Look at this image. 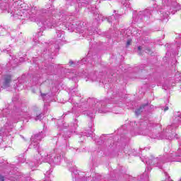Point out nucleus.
Here are the masks:
<instances>
[{
	"instance_id": "nucleus-37",
	"label": "nucleus",
	"mask_w": 181,
	"mask_h": 181,
	"mask_svg": "<svg viewBox=\"0 0 181 181\" xmlns=\"http://www.w3.org/2000/svg\"><path fill=\"white\" fill-rule=\"evenodd\" d=\"M76 105H78V103H76Z\"/></svg>"
},
{
	"instance_id": "nucleus-28",
	"label": "nucleus",
	"mask_w": 181,
	"mask_h": 181,
	"mask_svg": "<svg viewBox=\"0 0 181 181\" xmlns=\"http://www.w3.org/2000/svg\"><path fill=\"white\" fill-rule=\"evenodd\" d=\"M71 28H72V29H76L77 28V26H75L74 24H72V26H71Z\"/></svg>"
},
{
	"instance_id": "nucleus-23",
	"label": "nucleus",
	"mask_w": 181,
	"mask_h": 181,
	"mask_svg": "<svg viewBox=\"0 0 181 181\" xmlns=\"http://www.w3.org/2000/svg\"><path fill=\"white\" fill-rule=\"evenodd\" d=\"M132 40H128L127 42V47L130 46Z\"/></svg>"
},
{
	"instance_id": "nucleus-3",
	"label": "nucleus",
	"mask_w": 181,
	"mask_h": 181,
	"mask_svg": "<svg viewBox=\"0 0 181 181\" xmlns=\"http://www.w3.org/2000/svg\"><path fill=\"white\" fill-rule=\"evenodd\" d=\"M151 18H152V11L147 9L143 11H139L135 21L136 22H139V20L144 21V22H149Z\"/></svg>"
},
{
	"instance_id": "nucleus-2",
	"label": "nucleus",
	"mask_w": 181,
	"mask_h": 181,
	"mask_svg": "<svg viewBox=\"0 0 181 181\" xmlns=\"http://www.w3.org/2000/svg\"><path fill=\"white\" fill-rule=\"evenodd\" d=\"M88 103H92V108H93V110L91 113H90V110H88L86 112V114L88 115V117H90V118H94V114L97 112V111H99V112H104L103 110H101V107H103V102H99L95 99H88Z\"/></svg>"
},
{
	"instance_id": "nucleus-13",
	"label": "nucleus",
	"mask_w": 181,
	"mask_h": 181,
	"mask_svg": "<svg viewBox=\"0 0 181 181\" xmlns=\"http://www.w3.org/2000/svg\"><path fill=\"white\" fill-rule=\"evenodd\" d=\"M8 112V109H4L3 110L1 111L0 112V117H6V114Z\"/></svg>"
},
{
	"instance_id": "nucleus-21",
	"label": "nucleus",
	"mask_w": 181,
	"mask_h": 181,
	"mask_svg": "<svg viewBox=\"0 0 181 181\" xmlns=\"http://www.w3.org/2000/svg\"><path fill=\"white\" fill-rule=\"evenodd\" d=\"M90 78L92 81H95L97 80V76L95 75H93V76H90Z\"/></svg>"
},
{
	"instance_id": "nucleus-17",
	"label": "nucleus",
	"mask_w": 181,
	"mask_h": 181,
	"mask_svg": "<svg viewBox=\"0 0 181 181\" xmlns=\"http://www.w3.org/2000/svg\"><path fill=\"white\" fill-rule=\"evenodd\" d=\"M79 4H81V5H83L84 6L85 5L90 4V2L88 1V0H82Z\"/></svg>"
},
{
	"instance_id": "nucleus-32",
	"label": "nucleus",
	"mask_w": 181,
	"mask_h": 181,
	"mask_svg": "<svg viewBox=\"0 0 181 181\" xmlns=\"http://www.w3.org/2000/svg\"><path fill=\"white\" fill-rule=\"evenodd\" d=\"M167 47H172V45H168Z\"/></svg>"
},
{
	"instance_id": "nucleus-25",
	"label": "nucleus",
	"mask_w": 181,
	"mask_h": 181,
	"mask_svg": "<svg viewBox=\"0 0 181 181\" xmlns=\"http://www.w3.org/2000/svg\"><path fill=\"white\" fill-rule=\"evenodd\" d=\"M47 95V94L41 93V96L42 97V99L44 101H45V100H46V99H45V97H46Z\"/></svg>"
},
{
	"instance_id": "nucleus-16",
	"label": "nucleus",
	"mask_w": 181,
	"mask_h": 181,
	"mask_svg": "<svg viewBox=\"0 0 181 181\" xmlns=\"http://www.w3.org/2000/svg\"><path fill=\"white\" fill-rule=\"evenodd\" d=\"M175 127H176L175 124L168 126V127L165 129L166 132H169V129H172V128H175Z\"/></svg>"
},
{
	"instance_id": "nucleus-11",
	"label": "nucleus",
	"mask_w": 181,
	"mask_h": 181,
	"mask_svg": "<svg viewBox=\"0 0 181 181\" xmlns=\"http://www.w3.org/2000/svg\"><path fill=\"white\" fill-rule=\"evenodd\" d=\"M56 33L58 39H59V40H63V36H64V32L62 30H57Z\"/></svg>"
},
{
	"instance_id": "nucleus-39",
	"label": "nucleus",
	"mask_w": 181,
	"mask_h": 181,
	"mask_svg": "<svg viewBox=\"0 0 181 181\" xmlns=\"http://www.w3.org/2000/svg\"><path fill=\"white\" fill-rule=\"evenodd\" d=\"M180 181H181V178H180Z\"/></svg>"
},
{
	"instance_id": "nucleus-4",
	"label": "nucleus",
	"mask_w": 181,
	"mask_h": 181,
	"mask_svg": "<svg viewBox=\"0 0 181 181\" xmlns=\"http://www.w3.org/2000/svg\"><path fill=\"white\" fill-rule=\"evenodd\" d=\"M146 163L149 166H156L157 168L162 169V163H163V160L158 157L156 158L151 157V159L146 160Z\"/></svg>"
},
{
	"instance_id": "nucleus-15",
	"label": "nucleus",
	"mask_w": 181,
	"mask_h": 181,
	"mask_svg": "<svg viewBox=\"0 0 181 181\" xmlns=\"http://www.w3.org/2000/svg\"><path fill=\"white\" fill-rule=\"evenodd\" d=\"M114 19H115V16L112 15V16L107 18V22L109 23H112V22H114Z\"/></svg>"
},
{
	"instance_id": "nucleus-20",
	"label": "nucleus",
	"mask_w": 181,
	"mask_h": 181,
	"mask_svg": "<svg viewBox=\"0 0 181 181\" xmlns=\"http://www.w3.org/2000/svg\"><path fill=\"white\" fill-rule=\"evenodd\" d=\"M101 18H103L101 16H100V14H96L95 16V19H96V21H100L101 19Z\"/></svg>"
},
{
	"instance_id": "nucleus-18",
	"label": "nucleus",
	"mask_w": 181,
	"mask_h": 181,
	"mask_svg": "<svg viewBox=\"0 0 181 181\" xmlns=\"http://www.w3.org/2000/svg\"><path fill=\"white\" fill-rule=\"evenodd\" d=\"M146 53H148V54H150V56H153V52L151 51V49L146 48L145 50Z\"/></svg>"
},
{
	"instance_id": "nucleus-29",
	"label": "nucleus",
	"mask_w": 181,
	"mask_h": 181,
	"mask_svg": "<svg viewBox=\"0 0 181 181\" xmlns=\"http://www.w3.org/2000/svg\"><path fill=\"white\" fill-rule=\"evenodd\" d=\"M69 64H70L71 66H73V64H74V62L73 61H70V62H69Z\"/></svg>"
},
{
	"instance_id": "nucleus-24",
	"label": "nucleus",
	"mask_w": 181,
	"mask_h": 181,
	"mask_svg": "<svg viewBox=\"0 0 181 181\" xmlns=\"http://www.w3.org/2000/svg\"><path fill=\"white\" fill-rule=\"evenodd\" d=\"M52 47H54L57 50H59V45H52Z\"/></svg>"
},
{
	"instance_id": "nucleus-26",
	"label": "nucleus",
	"mask_w": 181,
	"mask_h": 181,
	"mask_svg": "<svg viewBox=\"0 0 181 181\" xmlns=\"http://www.w3.org/2000/svg\"><path fill=\"white\" fill-rule=\"evenodd\" d=\"M0 181H5V177L2 175L0 176Z\"/></svg>"
},
{
	"instance_id": "nucleus-5",
	"label": "nucleus",
	"mask_w": 181,
	"mask_h": 181,
	"mask_svg": "<svg viewBox=\"0 0 181 181\" xmlns=\"http://www.w3.org/2000/svg\"><path fill=\"white\" fill-rule=\"evenodd\" d=\"M16 15H17L18 19L28 21V19L30 18V10L18 9V12L16 13Z\"/></svg>"
},
{
	"instance_id": "nucleus-31",
	"label": "nucleus",
	"mask_w": 181,
	"mask_h": 181,
	"mask_svg": "<svg viewBox=\"0 0 181 181\" xmlns=\"http://www.w3.org/2000/svg\"><path fill=\"white\" fill-rule=\"evenodd\" d=\"M71 172H73V173H76V175H77V171L74 172V170H71Z\"/></svg>"
},
{
	"instance_id": "nucleus-22",
	"label": "nucleus",
	"mask_w": 181,
	"mask_h": 181,
	"mask_svg": "<svg viewBox=\"0 0 181 181\" xmlns=\"http://www.w3.org/2000/svg\"><path fill=\"white\" fill-rule=\"evenodd\" d=\"M176 77L177 79H176V82L179 83V81L181 82V74L179 76V77H177V75H176Z\"/></svg>"
},
{
	"instance_id": "nucleus-6",
	"label": "nucleus",
	"mask_w": 181,
	"mask_h": 181,
	"mask_svg": "<svg viewBox=\"0 0 181 181\" xmlns=\"http://www.w3.org/2000/svg\"><path fill=\"white\" fill-rule=\"evenodd\" d=\"M177 156L181 157V148L179 147L177 150V153L176 152H173L170 153V157L168 159V162H181V158L176 159Z\"/></svg>"
},
{
	"instance_id": "nucleus-12",
	"label": "nucleus",
	"mask_w": 181,
	"mask_h": 181,
	"mask_svg": "<svg viewBox=\"0 0 181 181\" xmlns=\"http://www.w3.org/2000/svg\"><path fill=\"white\" fill-rule=\"evenodd\" d=\"M86 136H94V133H93V130H91V129H90L89 130H87L84 132Z\"/></svg>"
},
{
	"instance_id": "nucleus-8",
	"label": "nucleus",
	"mask_w": 181,
	"mask_h": 181,
	"mask_svg": "<svg viewBox=\"0 0 181 181\" xmlns=\"http://www.w3.org/2000/svg\"><path fill=\"white\" fill-rule=\"evenodd\" d=\"M37 25L42 26V28H49V29L52 28V26H54V24H52L50 19L47 20L46 21H41L40 22L37 23Z\"/></svg>"
},
{
	"instance_id": "nucleus-9",
	"label": "nucleus",
	"mask_w": 181,
	"mask_h": 181,
	"mask_svg": "<svg viewBox=\"0 0 181 181\" xmlns=\"http://www.w3.org/2000/svg\"><path fill=\"white\" fill-rule=\"evenodd\" d=\"M148 105H149L148 103L141 105L139 109H136L135 110L136 115L137 117H138V115H141V114L144 112V108H146V107H148Z\"/></svg>"
},
{
	"instance_id": "nucleus-34",
	"label": "nucleus",
	"mask_w": 181,
	"mask_h": 181,
	"mask_svg": "<svg viewBox=\"0 0 181 181\" xmlns=\"http://www.w3.org/2000/svg\"><path fill=\"white\" fill-rule=\"evenodd\" d=\"M82 62H86V59H83L82 60Z\"/></svg>"
},
{
	"instance_id": "nucleus-33",
	"label": "nucleus",
	"mask_w": 181,
	"mask_h": 181,
	"mask_svg": "<svg viewBox=\"0 0 181 181\" xmlns=\"http://www.w3.org/2000/svg\"><path fill=\"white\" fill-rule=\"evenodd\" d=\"M4 53H5V52H8V50H6V49H4Z\"/></svg>"
},
{
	"instance_id": "nucleus-36",
	"label": "nucleus",
	"mask_w": 181,
	"mask_h": 181,
	"mask_svg": "<svg viewBox=\"0 0 181 181\" xmlns=\"http://www.w3.org/2000/svg\"><path fill=\"white\" fill-rule=\"evenodd\" d=\"M118 15H116V18H117Z\"/></svg>"
},
{
	"instance_id": "nucleus-14",
	"label": "nucleus",
	"mask_w": 181,
	"mask_h": 181,
	"mask_svg": "<svg viewBox=\"0 0 181 181\" xmlns=\"http://www.w3.org/2000/svg\"><path fill=\"white\" fill-rule=\"evenodd\" d=\"M174 138H176L177 139V134L176 133H173L170 135L168 136V139H174Z\"/></svg>"
},
{
	"instance_id": "nucleus-35",
	"label": "nucleus",
	"mask_w": 181,
	"mask_h": 181,
	"mask_svg": "<svg viewBox=\"0 0 181 181\" xmlns=\"http://www.w3.org/2000/svg\"><path fill=\"white\" fill-rule=\"evenodd\" d=\"M81 101H84V99H81Z\"/></svg>"
},
{
	"instance_id": "nucleus-30",
	"label": "nucleus",
	"mask_w": 181,
	"mask_h": 181,
	"mask_svg": "<svg viewBox=\"0 0 181 181\" xmlns=\"http://www.w3.org/2000/svg\"><path fill=\"white\" fill-rule=\"evenodd\" d=\"M168 110H169L168 107H165V108L164 109V111H168Z\"/></svg>"
},
{
	"instance_id": "nucleus-19",
	"label": "nucleus",
	"mask_w": 181,
	"mask_h": 181,
	"mask_svg": "<svg viewBox=\"0 0 181 181\" xmlns=\"http://www.w3.org/2000/svg\"><path fill=\"white\" fill-rule=\"evenodd\" d=\"M141 50H142V47L139 46V47H138L137 53H138V54H139L140 56H141V54H142Z\"/></svg>"
},
{
	"instance_id": "nucleus-38",
	"label": "nucleus",
	"mask_w": 181,
	"mask_h": 181,
	"mask_svg": "<svg viewBox=\"0 0 181 181\" xmlns=\"http://www.w3.org/2000/svg\"><path fill=\"white\" fill-rule=\"evenodd\" d=\"M89 35H92L91 33H90Z\"/></svg>"
},
{
	"instance_id": "nucleus-1",
	"label": "nucleus",
	"mask_w": 181,
	"mask_h": 181,
	"mask_svg": "<svg viewBox=\"0 0 181 181\" xmlns=\"http://www.w3.org/2000/svg\"><path fill=\"white\" fill-rule=\"evenodd\" d=\"M45 138V133L41 132L38 134H35L31 137V144H30L29 148L30 149H37L39 150L40 146L39 143L42 139ZM64 158V152L55 149L49 154H46L45 151H40V150L37 151V156H34V159L35 160V166H37L40 163V160H42L43 162H47L52 165V163H54L55 165H60V162H62V159Z\"/></svg>"
},
{
	"instance_id": "nucleus-10",
	"label": "nucleus",
	"mask_w": 181,
	"mask_h": 181,
	"mask_svg": "<svg viewBox=\"0 0 181 181\" xmlns=\"http://www.w3.org/2000/svg\"><path fill=\"white\" fill-rule=\"evenodd\" d=\"M33 118L35 121H42V119L43 118V114L42 113H33Z\"/></svg>"
},
{
	"instance_id": "nucleus-27",
	"label": "nucleus",
	"mask_w": 181,
	"mask_h": 181,
	"mask_svg": "<svg viewBox=\"0 0 181 181\" xmlns=\"http://www.w3.org/2000/svg\"><path fill=\"white\" fill-rule=\"evenodd\" d=\"M163 90H168V88H169V87L164 85V86H163Z\"/></svg>"
},
{
	"instance_id": "nucleus-7",
	"label": "nucleus",
	"mask_w": 181,
	"mask_h": 181,
	"mask_svg": "<svg viewBox=\"0 0 181 181\" xmlns=\"http://www.w3.org/2000/svg\"><path fill=\"white\" fill-rule=\"evenodd\" d=\"M12 81V76L11 75H6L4 78L3 88H8L11 86V83Z\"/></svg>"
}]
</instances>
